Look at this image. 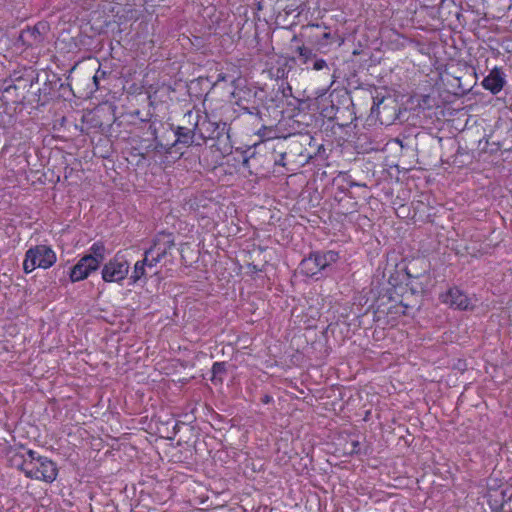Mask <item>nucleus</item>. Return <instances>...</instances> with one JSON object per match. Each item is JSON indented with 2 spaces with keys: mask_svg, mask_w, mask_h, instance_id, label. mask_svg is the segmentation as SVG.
<instances>
[{
  "mask_svg": "<svg viewBox=\"0 0 512 512\" xmlns=\"http://www.w3.org/2000/svg\"><path fill=\"white\" fill-rule=\"evenodd\" d=\"M129 271L130 262L126 259L125 255L117 252L103 265L101 270L102 280L106 283L122 284L127 278Z\"/></svg>",
  "mask_w": 512,
  "mask_h": 512,
  "instance_id": "nucleus-4",
  "label": "nucleus"
},
{
  "mask_svg": "<svg viewBox=\"0 0 512 512\" xmlns=\"http://www.w3.org/2000/svg\"><path fill=\"white\" fill-rule=\"evenodd\" d=\"M327 66V63L325 60L323 59H318L314 62V65H313V68L315 70H322L323 68H325Z\"/></svg>",
  "mask_w": 512,
  "mask_h": 512,
  "instance_id": "nucleus-18",
  "label": "nucleus"
},
{
  "mask_svg": "<svg viewBox=\"0 0 512 512\" xmlns=\"http://www.w3.org/2000/svg\"><path fill=\"white\" fill-rule=\"evenodd\" d=\"M299 56L302 58L303 63H306L312 57V50L304 46L297 49Z\"/></svg>",
  "mask_w": 512,
  "mask_h": 512,
  "instance_id": "nucleus-15",
  "label": "nucleus"
},
{
  "mask_svg": "<svg viewBox=\"0 0 512 512\" xmlns=\"http://www.w3.org/2000/svg\"><path fill=\"white\" fill-rule=\"evenodd\" d=\"M323 37H324L325 39H328V38L330 37V33H329V32L324 33Z\"/></svg>",
  "mask_w": 512,
  "mask_h": 512,
  "instance_id": "nucleus-22",
  "label": "nucleus"
},
{
  "mask_svg": "<svg viewBox=\"0 0 512 512\" xmlns=\"http://www.w3.org/2000/svg\"><path fill=\"white\" fill-rule=\"evenodd\" d=\"M155 150L159 151V152L162 151V150H165V152H169V149H166L162 144H157L155 146Z\"/></svg>",
  "mask_w": 512,
  "mask_h": 512,
  "instance_id": "nucleus-19",
  "label": "nucleus"
},
{
  "mask_svg": "<svg viewBox=\"0 0 512 512\" xmlns=\"http://www.w3.org/2000/svg\"><path fill=\"white\" fill-rule=\"evenodd\" d=\"M13 123V116L5 110L0 111V127L5 128Z\"/></svg>",
  "mask_w": 512,
  "mask_h": 512,
  "instance_id": "nucleus-14",
  "label": "nucleus"
},
{
  "mask_svg": "<svg viewBox=\"0 0 512 512\" xmlns=\"http://www.w3.org/2000/svg\"><path fill=\"white\" fill-rule=\"evenodd\" d=\"M339 254L335 251L311 253L300 263V272L306 276H314L321 270L337 262Z\"/></svg>",
  "mask_w": 512,
  "mask_h": 512,
  "instance_id": "nucleus-5",
  "label": "nucleus"
},
{
  "mask_svg": "<svg viewBox=\"0 0 512 512\" xmlns=\"http://www.w3.org/2000/svg\"><path fill=\"white\" fill-rule=\"evenodd\" d=\"M175 135L177 138L173 145L176 143H181L186 146L201 145L195 133V128L189 129L187 127H178Z\"/></svg>",
  "mask_w": 512,
  "mask_h": 512,
  "instance_id": "nucleus-10",
  "label": "nucleus"
},
{
  "mask_svg": "<svg viewBox=\"0 0 512 512\" xmlns=\"http://www.w3.org/2000/svg\"><path fill=\"white\" fill-rule=\"evenodd\" d=\"M442 301L453 308L460 310H469L475 307L476 300L468 297L459 288H450L444 295Z\"/></svg>",
  "mask_w": 512,
  "mask_h": 512,
  "instance_id": "nucleus-7",
  "label": "nucleus"
},
{
  "mask_svg": "<svg viewBox=\"0 0 512 512\" xmlns=\"http://www.w3.org/2000/svg\"><path fill=\"white\" fill-rule=\"evenodd\" d=\"M271 401H272V397H271V396H269V395H265V396L262 398V402H263L264 404H268V403H270Z\"/></svg>",
  "mask_w": 512,
  "mask_h": 512,
  "instance_id": "nucleus-20",
  "label": "nucleus"
},
{
  "mask_svg": "<svg viewBox=\"0 0 512 512\" xmlns=\"http://www.w3.org/2000/svg\"><path fill=\"white\" fill-rule=\"evenodd\" d=\"M173 245L174 243L169 237L162 235L158 236L154 240L153 245L148 250L154 253V255L157 257L163 259L167 252L173 247Z\"/></svg>",
  "mask_w": 512,
  "mask_h": 512,
  "instance_id": "nucleus-11",
  "label": "nucleus"
},
{
  "mask_svg": "<svg viewBox=\"0 0 512 512\" xmlns=\"http://www.w3.org/2000/svg\"><path fill=\"white\" fill-rule=\"evenodd\" d=\"M162 259L160 257H157L156 255H154V253H152L151 251L149 250H146L144 252V258H143V261L144 263L147 265L148 268L152 269L154 267L157 266V264L161 261Z\"/></svg>",
  "mask_w": 512,
  "mask_h": 512,
  "instance_id": "nucleus-13",
  "label": "nucleus"
},
{
  "mask_svg": "<svg viewBox=\"0 0 512 512\" xmlns=\"http://www.w3.org/2000/svg\"><path fill=\"white\" fill-rule=\"evenodd\" d=\"M224 370L225 369H224L223 363L216 362L213 364L212 372L214 375L220 374V373L224 372Z\"/></svg>",
  "mask_w": 512,
  "mask_h": 512,
  "instance_id": "nucleus-16",
  "label": "nucleus"
},
{
  "mask_svg": "<svg viewBox=\"0 0 512 512\" xmlns=\"http://www.w3.org/2000/svg\"><path fill=\"white\" fill-rule=\"evenodd\" d=\"M146 267L147 265L144 263L143 259L134 264L132 274L129 278L130 284H137L139 282L146 283Z\"/></svg>",
  "mask_w": 512,
  "mask_h": 512,
  "instance_id": "nucleus-12",
  "label": "nucleus"
},
{
  "mask_svg": "<svg viewBox=\"0 0 512 512\" xmlns=\"http://www.w3.org/2000/svg\"><path fill=\"white\" fill-rule=\"evenodd\" d=\"M9 461L12 467L22 471L30 479L52 483L58 476L57 464L33 450H27L25 453L13 452Z\"/></svg>",
  "mask_w": 512,
  "mask_h": 512,
  "instance_id": "nucleus-1",
  "label": "nucleus"
},
{
  "mask_svg": "<svg viewBox=\"0 0 512 512\" xmlns=\"http://www.w3.org/2000/svg\"><path fill=\"white\" fill-rule=\"evenodd\" d=\"M505 75L500 68H494L483 79L482 85L493 94L499 93L505 85Z\"/></svg>",
  "mask_w": 512,
  "mask_h": 512,
  "instance_id": "nucleus-8",
  "label": "nucleus"
},
{
  "mask_svg": "<svg viewBox=\"0 0 512 512\" xmlns=\"http://www.w3.org/2000/svg\"><path fill=\"white\" fill-rule=\"evenodd\" d=\"M224 80H225V76L223 74H219L218 81H224Z\"/></svg>",
  "mask_w": 512,
  "mask_h": 512,
  "instance_id": "nucleus-21",
  "label": "nucleus"
},
{
  "mask_svg": "<svg viewBox=\"0 0 512 512\" xmlns=\"http://www.w3.org/2000/svg\"><path fill=\"white\" fill-rule=\"evenodd\" d=\"M271 129L267 127H263L259 130L258 135L265 139H271L272 136H270Z\"/></svg>",
  "mask_w": 512,
  "mask_h": 512,
  "instance_id": "nucleus-17",
  "label": "nucleus"
},
{
  "mask_svg": "<svg viewBox=\"0 0 512 512\" xmlns=\"http://www.w3.org/2000/svg\"><path fill=\"white\" fill-rule=\"evenodd\" d=\"M194 128L197 138L201 145L205 143L208 139H212L216 131L215 124L209 121L206 117L202 120H198L195 123Z\"/></svg>",
  "mask_w": 512,
  "mask_h": 512,
  "instance_id": "nucleus-9",
  "label": "nucleus"
},
{
  "mask_svg": "<svg viewBox=\"0 0 512 512\" xmlns=\"http://www.w3.org/2000/svg\"><path fill=\"white\" fill-rule=\"evenodd\" d=\"M489 502L495 512H512V485L508 484L491 492Z\"/></svg>",
  "mask_w": 512,
  "mask_h": 512,
  "instance_id": "nucleus-6",
  "label": "nucleus"
},
{
  "mask_svg": "<svg viewBox=\"0 0 512 512\" xmlns=\"http://www.w3.org/2000/svg\"><path fill=\"white\" fill-rule=\"evenodd\" d=\"M36 32V28L32 31H29V33L34 34Z\"/></svg>",
  "mask_w": 512,
  "mask_h": 512,
  "instance_id": "nucleus-23",
  "label": "nucleus"
},
{
  "mask_svg": "<svg viewBox=\"0 0 512 512\" xmlns=\"http://www.w3.org/2000/svg\"><path fill=\"white\" fill-rule=\"evenodd\" d=\"M56 260V253L51 247L47 245H36L26 251L23 261V270L28 274L36 268L48 269L56 263Z\"/></svg>",
  "mask_w": 512,
  "mask_h": 512,
  "instance_id": "nucleus-3",
  "label": "nucleus"
},
{
  "mask_svg": "<svg viewBox=\"0 0 512 512\" xmlns=\"http://www.w3.org/2000/svg\"><path fill=\"white\" fill-rule=\"evenodd\" d=\"M89 254L84 255L72 267L69 277L71 282H79L86 279L92 272L96 271L105 259L106 248L103 243L96 242L90 249Z\"/></svg>",
  "mask_w": 512,
  "mask_h": 512,
  "instance_id": "nucleus-2",
  "label": "nucleus"
}]
</instances>
